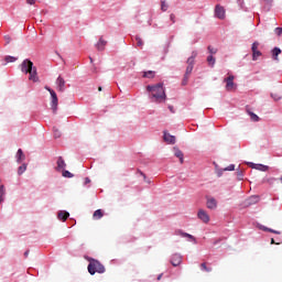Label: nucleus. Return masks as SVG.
<instances>
[{
  "instance_id": "f257e3e1",
  "label": "nucleus",
  "mask_w": 282,
  "mask_h": 282,
  "mask_svg": "<svg viewBox=\"0 0 282 282\" xmlns=\"http://www.w3.org/2000/svg\"><path fill=\"white\" fill-rule=\"evenodd\" d=\"M147 89L151 93L152 102H164V100H166L164 84L160 83L153 86H147Z\"/></svg>"
},
{
  "instance_id": "f03ea898",
  "label": "nucleus",
  "mask_w": 282,
  "mask_h": 282,
  "mask_svg": "<svg viewBox=\"0 0 282 282\" xmlns=\"http://www.w3.org/2000/svg\"><path fill=\"white\" fill-rule=\"evenodd\" d=\"M21 72H23V74H30L29 80H32L33 83H39L36 67H34V63H32V61L24 59L21 64Z\"/></svg>"
},
{
  "instance_id": "7ed1b4c3",
  "label": "nucleus",
  "mask_w": 282,
  "mask_h": 282,
  "mask_svg": "<svg viewBox=\"0 0 282 282\" xmlns=\"http://www.w3.org/2000/svg\"><path fill=\"white\" fill-rule=\"evenodd\" d=\"M196 56H197V53L193 52V55L189 58H187V67H186L185 75L182 80L183 86L188 85V78H191V74H193V67H195Z\"/></svg>"
},
{
  "instance_id": "20e7f679",
  "label": "nucleus",
  "mask_w": 282,
  "mask_h": 282,
  "mask_svg": "<svg viewBox=\"0 0 282 282\" xmlns=\"http://www.w3.org/2000/svg\"><path fill=\"white\" fill-rule=\"evenodd\" d=\"M88 272L91 275L96 274V272L99 274H105V265H102L100 261L91 259L88 264Z\"/></svg>"
},
{
  "instance_id": "39448f33",
  "label": "nucleus",
  "mask_w": 282,
  "mask_h": 282,
  "mask_svg": "<svg viewBox=\"0 0 282 282\" xmlns=\"http://www.w3.org/2000/svg\"><path fill=\"white\" fill-rule=\"evenodd\" d=\"M224 80L226 83L225 88L227 91H235V89H237V84H235V77L232 75H229Z\"/></svg>"
},
{
  "instance_id": "423d86ee",
  "label": "nucleus",
  "mask_w": 282,
  "mask_h": 282,
  "mask_svg": "<svg viewBox=\"0 0 282 282\" xmlns=\"http://www.w3.org/2000/svg\"><path fill=\"white\" fill-rule=\"evenodd\" d=\"M170 263L174 267L177 268V265L182 264V257L180 256V253H175L172 256Z\"/></svg>"
},
{
  "instance_id": "0eeeda50",
  "label": "nucleus",
  "mask_w": 282,
  "mask_h": 282,
  "mask_svg": "<svg viewBox=\"0 0 282 282\" xmlns=\"http://www.w3.org/2000/svg\"><path fill=\"white\" fill-rule=\"evenodd\" d=\"M215 14H216L217 19H225L226 10L224 9V7L217 4L215 8Z\"/></svg>"
},
{
  "instance_id": "6e6552de",
  "label": "nucleus",
  "mask_w": 282,
  "mask_h": 282,
  "mask_svg": "<svg viewBox=\"0 0 282 282\" xmlns=\"http://www.w3.org/2000/svg\"><path fill=\"white\" fill-rule=\"evenodd\" d=\"M197 217L198 219H202L204 224H208V221H210V216H208V213L204 209L198 212Z\"/></svg>"
},
{
  "instance_id": "1a4fd4ad",
  "label": "nucleus",
  "mask_w": 282,
  "mask_h": 282,
  "mask_svg": "<svg viewBox=\"0 0 282 282\" xmlns=\"http://www.w3.org/2000/svg\"><path fill=\"white\" fill-rule=\"evenodd\" d=\"M163 133H164L163 134L164 142H166L167 144H175V140H176L175 135H173L166 131H164Z\"/></svg>"
},
{
  "instance_id": "9d476101",
  "label": "nucleus",
  "mask_w": 282,
  "mask_h": 282,
  "mask_svg": "<svg viewBox=\"0 0 282 282\" xmlns=\"http://www.w3.org/2000/svg\"><path fill=\"white\" fill-rule=\"evenodd\" d=\"M173 153H174L175 158H178L180 163L184 164V152H182V150H180V148L174 147Z\"/></svg>"
},
{
  "instance_id": "9b49d317",
  "label": "nucleus",
  "mask_w": 282,
  "mask_h": 282,
  "mask_svg": "<svg viewBox=\"0 0 282 282\" xmlns=\"http://www.w3.org/2000/svg\"><path fill=\"white\" fill-rule=\"evenodd\" d=\"M248 166H250L251 169H256L257 171H262V172H265L269 169L268 165L254 164V163H248Z\"/></svg>"
},
{
  "instance_id": "f8f14e48",
  "label": "nucleus",
  "mask_w": 282,
  "mask_h": 282,
  "mask_svg": "<svg viewBox=\"0 0 282 282\" xmlns=\"http://www.w3.org/2000/svg\"><path fill=\"white\" fill-rule=\"evenodd\" d=\"M57 90L65 91V79L61 76L56 79Z\"/></svg>"
},
{
  "instance_id": "ddd939ff",
  "label": "nucleus",
  "mask_w": 282,
  "mask_h": 282,
  "mask_svg": "<svg viewBox=\"0 0 282 282\" xmlns=\"http://www.w3.org/2000/svg\"><path fill=\"white\" fill-rule=\"evenodd\" d=\"M106 46H107V41H105V39L100 37L98 43L96 44L98 52L105 51Z\"/></svg>"
},
{
  "instance_id": "4468645a",
  "label": "nucleus",
  "mask_w": 282,
  "mask_h": 282,
  "mask_svg": "<svg viewBox=\"0 0 282 282\" xmlns=\"http://www.w3.org/2000/svg\"><path fill=\"white\" fill-rule=\"evenodd\" d=\"M207 208H209L210 210H215V208H217V199L208 198L207 199Z\"/></svg>"
},
{
  "instance_id": "2eb2a0df",
  "label": "nucleus",
  "mask_w": 282,
  "mask_h": 282,
  "mask_svg": "<svg viewBox=\"0 0 282 282\" xmlns=\"http://www.w3.org/2000/svg\"><path fill=\"white\" fill-rule=\"evenodd\" d=\"M51 109L53 113H56V111H58V98L52 99Z\"/></svg>"
},
{
  "instance_id": "dca6fc26",
  "label": "nucleus",
  "mask_w": 282,
  "mask_h": 282,
  "mask_svg": "<svg viewBox=\"0 0 282 282\" xmlns=\"http://www.w3.org/2000/svg\"><path fill=\"white\" fill-rule=\"evenodd\" d=\"M25 160V154L23 153L22 149H19L17 152V162L20 164V162H23Z\"/></svg>"
},
{
  "instance_id": "f3484780",
  "label": "nucleus",
  "mask_w": 282,
  "mask_h": 282,
  "mask_svg": "<svg viewBox=\"0 0 282 282\" xmlns=\"http://www.w3.org/2000/svg\"><path fill=\"white\" fill-rule=\"evenodd\" d=\"M57 217L61 221H67L69 214L67 212H59Z\"/></svg>"
},
{
  "instance_id": "a211bd4d",
  "label": "nucleus",
  "mask_w": 282,
  "mask_h": 282,
  "mask_svg": "<svg viewBox=\"0 0 282 282\" xmlns=\"http://www.w3.org/2000/svg\"><path fill=\"white\" fill-rule=\"evenodd\" d=\"M67 164H65V160H63V156H59L57 160V170L61 171V169H65Z\"/></svg>"
},
{
  "instance_id": "6ab92c4d",
  "label": "nucleus",
  "mask_w": 282,
  "mask_h": 282,
  "mask_svg": "<svg viewBox=\"0 0 282 282\" xmlns=\"http://www.w3.org/2000/svg\"><path fill=\"white\" fill-rule=\"evenodd\" d=\"M104 215L102 209H97L93 215V219H102Z\"/></svg>"
},
{
  "instance_id": "aec40b11",
  "label": "nucleus",
  "mask_w": 282,
  "mask_h": 282,
  "mask_svg": "<svg viewBox=\"0 0 282 282\" xmlns=\"http://www.w3.org/2000/svg\"><path fill=\"white\" fill-rule=\"evenodd\" d=\"M279 54H281V48L274 47L273 51H272V55H273L274 61H279Z\"/></svg>"
},
{
  "instance_id": "412c9836",
  "label": "nucleus",
  "mask_w": 282,
  "mask_h": 282,
  "mask_svg": "<svg viewBox=\"0 0 282 282\" xmlns=\"http://www.w3.org/2000/svg\"><path fill=\"white\" fill-rule=\"evenodd\" d=\"M143 78H155V72L148 70L143 74Z\"/></svg>"
},
{
  "instance_id": "4be33fe9",
  "label": "nucleus",
  "mask_w": 282,
  "mask_h": 282,
  "mask_svg": "<svg viewBox=\"0 0 282 282\" xmlns=\"http://www.w3.org/2000/svg\"><path fill=\"white\" fill-rule=\"evenodd\" d=\"M236 177H237L238 182L243 181V170H237Z\"/></svg>"
},
{
  "instance_id": "5701e85b",
  "label": "nucleus",
  "mask_w": 282,
  "mask_h": 282,
  "mask_svg": "<svg viewBox=\"0 0 282 282\" xmlns=\"http://www.w3.org/2000/svg\"><path fill=\"white\" fill-rule=\"evenodd\" d=\"M200 270H202V272H213V268H208V267L206 265V262H203V263L200 264Z\"/></svg>"
},
{
  "instance_id": "b1692460",
  "label": "nucleus",
  "mask_w": 282,
  "mask_h": 282,
  "mask_svg": "<svg viewBox=\"0 0 282 282\" xmlns=\"http://www.w3.org/2000/svg\"><path fill=\"white\" fill-rule=\"evenodd\" d=\"M45 89L51 94L52 99L58 98V96L56 95V91H54L52 88L45 86Z\"/></svg>"
},
{
  "instance_id": "393cba45",
  "label": "nucleus",
  "mask_w": 282,
  "mask_h": 282,
  "mask_svg": "<svg viewBox=\"0 0 282 282\" xmlns=\"http://www.w3.org/2000/svg\"><path fill=\"white\" fill-rule=\"evenodd\" d=\"M28 171V165L23 164L18 169V175H23Z\"/></svg>"
},
{
  "instance_id": "a878e982",
  "label": "nucleus",
  "mask_w": 282,
  "mask_h": 282,
  "mask_svg": "<svg viewBox=\"0 0 282 282\" xmlns=\"http://www.w3.org/2000/svg\"><path fill=\"white\" fill-rule=\"evenodd\" d=\"M3 195H6V186H0V204L3 202Z\"/></svg>"
},
{
  "instance_id": "bb28decb",
  "label": "nucleus",
  "mask_w": 282,
  "mask_h": 282,
  "mask_svg": "<svg viewBox=\"0 0 282 282\" xmlns=\"http://www.w3.org/2000/svg\"><path fill=\"white\" fill-rule=\"evenodd\" d=\"M262 230H263L264 232H273V235H281V231H276V230L270 229V228H268V227H263Z\"/></svg>"
},
{
  "instance_id": "cd10ccee",
  "label": "nucleus",
  "mask_w": 282,
  "mask_h": 282,
  "mask_svg": "<svg viewBox=\"0 0 282 282\" xmlns=\"http://www.w3.org/2000/svg\"><path fill=\"white\" fill-rule=\"evenodd\" d=\"M135 41H137L138 47H143L144 42L142 41V37H140V35L135 36Z\"/></svg>"
},
{
  "instance_id": "c85d7f7f",
  "label": "nucleus",
  "mask_w": 282,
  "mask_h": 282,
  "mask_svg": "<svg viewBox=\"0 0 282 282\" xmlns=\"http://www.w3.org/2000/svg\"><path fill=\"white\" fill-rule=\"evenodd\" d=\"M215 58H214V56L213 55H209L208 57H207V63H208V65H210V67H214L215 66Z\"/></svg>"
},
{
  "instance_id": "c756f323",
  "label": "nucleus",
  "mask_w": 282,
  "mask_h": 282,
  "mask_svg": "<svg viewBox=\"0 0 282 282\" xmlns=\"http://www.w3.org/2000/svg\"><path fill=\"white\" fill-rule=\"evenodd\" d=\"M161 10L162 12H166L169 10V4H166V1H161Z\"/></svg>"
},
{
  "instance_id": "7c9ffc66",
  "label": "nucleus",
  "mask_w": 282,
  "mask_h": 282,
  "mask_svg": "<svg viewBox=\"0 0 282 282\" xmlns=\"http://www.w3.org/2000/svg\"><path fill=\"white\" fill-rule=\"evenodd\" d=\"M249 116L253 122H259V116L253 112H249Z\"/></svg>"
},
{
  "instance_id": "2f4dec72",
  "label": "nucleus",
  "mask_w": 282,
  "mask_h": 282,
  "mask_svg": "<svg viewBox=\"0 0 282 282\" xmlns=\"http://www.w3.org/2000/svg\"><path fill=\"white\" fill-rule=\"evenodd\" d=\"M251 51H252V53L259 51V42H253L252 43Z\"/></svg>"
},
{
  "instance_id": "473e14b6",
  "label": "nucleus",
  "mask_w": 282,
  "mask_h": 282,
  "mask_svg": "<svg viewBox=\"0 0 282 282\" xmlns=\"http://www.w3.org/2000/svg\"><path fill=\"white\" fill-rule=\"evenodd\" d=\"M4 61H6V63H14V62H17V57H14V56H7L4 58Z\"/></svg>"
},
{
  "instance_id": "72a5a7b5",
  "label": "nucleus",
  "mask_w": 282,
  "mask_h": 282,
  "mask_svg": "<svg viewBox=\"0 0 282 282\" xmlns=\"http://www.w3.org/2000/svg\"><path fill=\"white\" fill-rule=\"evenodd\" d=\"M62 175H63V177H74V174H72V172H69L67 170L63 171Z\"/></svg>"
},
{
  "instance_id": "f704fd0d",
  "label": "nucleus",
  "mask_w": 282,
  "mask_h": 282,
  "mask_svg": "<svg viewBox=\"0 0 282 282\" xmlns=\"http://www.w3.org/2000/svg\"><path fill=\"white\" fill-rule=\"evenodd\" d=\"M258 56H261L260 51H253V53H252V61H257Z\"/></svg>"
},
{
  "instance_id": "c9c22d12",
  "label": "nucleus",
  "mask_w": 282,
  "mask_h": 282,
  "mask_svg": "<svg viewBox=\"0 0 282 282\" xmlns=\"http://www.w3.org/2000/svg\"><path fill=\"white\" fill-rule=\"evenodd\" d=\"M208 52L209 54H215L217 52V48L213 47V46H208Z\"/></svg>"
},
{
  "instance_id": "e433bc0d",
  "label": "nucleus",
  "mask_w": 282,
  "mask_h": 282,
  "mask_svg": "<svg viewBox=\"0 0 282 282\" xmlns=\"http://www.w3.org/2000/svg\"><path fill=\"white\" fill-rule=\"evenodd\" d=\"M223 171H235V164H230L229 166L225 167Z\"/></svg>"
},
{
  "instance_id": "4c0bfd02",
  "label": "nucleus",
  "mask_w": 282,
  "mask_h": 282,
  "mask_svg": "<svg viewBox=\"0 0 282 282\" xmlns=\"http://www.w3.org/2000/svg\"><path fill=\"white\" fill-rule=\"evenodd\" d=\"M182 237H187L188 239H194L193 235H189L187 232H181Z\"/></svg>"
},
{
  "instance_id": "58836bf2",
  "label": "nucleus",
  "mask_w": 282,
  "mask_h": 282,
  "mask_svg": "<svg viewBox=\"0 0 282 282\" xmlns=\"http://www.w3.org/2000/svg\"><path fill=\"white\" fill-rule=\"evenodd\" d=\"M275 34H276L278 36H281V34H282V28H275Z\"/></svg>"
},
{
  "instance_id": "ea45409f",
  "label": "nucleus",
  "mask_w": 282,
  "mask_h": 282,
  "mask_svg": "<svg viewBox=\"0 0 282 282\" xmlns=\"http://www.w3.org/2000/svg\"><path fill=\"white\" fill-rule=\"evenodd\" d=\"M61 137V131L58 129H54V138H59Z\"/></svg>"
},
{
  "instance_id": "a19ab883",
  "label": "nucleus",
  "mask_w": 282,
  "mask_h": 282,
  "mask_svg": "<svg viewBox=\"0 0 282 282\" xmlns=\"http://www.w3.org/2000/svg\"><path fill=\"white\" fill-rule=\"evenodd\" d=\"M26 3H29V6H34V3H36V0H26Z\"/></svg>"
},
{
  "instance_id": "79ce46f5",
  "label": "nucleus",
  "mask_w": 282,
  "mask_h": 282,
  "mask_svg": "<svg viewBox=\"0 0 282 282\" xmlns=\"http://www.w3.org/2000/svg\"><path fill=\"white\" fill-rule=\"evenodd\" d=\"M170 20L172 21V23H175V14H174V13H172V14L170 15Z\"/></svg>"
},
{
  "instance_id": "37998d69",
  "label": "nucleus",
  "mask_w": 282,
  "mask_h": 282,
  "mask_svg": "<svg viewBox=\"0 0 282 282\" xmlns=\"http://www.w3.org/2000/svg\"><path fill=\"white\" fill-rule=\"evenodd\" d=\"M262 1H263V3H265L267 6H270L273 0H262Z\"/></svg>"
},
{
  "instance_id": "c03bdc74",
  "label": "nucleus",
  "mask_w": 282,
  "mask_h": 282,
  "mask_svg": "<svg viewBox=\"0 0 282 282\" xmlns=\"http://www.w3.org/2000/svg\"><path fill=\"white\" fill-rule=\"evenodd\" d=\"M4 40L7 41V43H10V41H11L10 35H6Z\"/></svg>"
},
{
  "instance_id": "a18cd8bd",
  "label": "nucleus",
  "mask_w": 282,
  "mask_h": 282,
  "mask_svg": "<svg viewBox=\"0 0 282 282\" xmlns=\"http://www.w3.org/2000/svg\"><path fill=\"white\" fill-rule=\"evenodd\" d=\"M169 109H170L171 113H175V109L173 108V106H169Z\"/></svg>"
},
{
  "instance_id": "49530a36",
  "label": "nucleus",
  "mask_w": 282,
  "mask_h": 282,
  "mask_svg": "<svg viewBox=\"0 0 282 282\" xmlns=\"http://www.w3.org/2000/svg\"><path fill=\"white\" fill-rule=\"evenodd\" d=\"M91 182V180H89V177L85 178V184H89Z\"/></svg>"
},
{
  "instance_id": "de8ad7c7",
  "label": "nucleus",
  "mask_w": 282,
  "mask_h": 282,
  "mask_svg": "<svg viewBox=\"0 0 282 282\" xmlns=\"http://www.w3.org/2000/svg\"><path fill=\"white\" fill-rule=\"evenodd\" d=\"M158 281H161L162 280V273L158 275Z\"/></svg>"
},
{
  "instance_id": "09e8293b",
  "label": "nucleus",
  "mask_w": 282,
  "mask_h": 282,
  "mask_svg": "<svg viewBox=\"0 0 282 282\" xmlns=\"http://www.w3.org/2000/svg\"><path fill=\"white\" fill-rule=\"evenodd\" d=\"M29 254H30L29 250L24 252V257H28Z\"/></svg>"
},
{
  "instance_id": "8fccbe9b",
  "label": "nucleus",
  "mask_w": 282,
  "mask_h": 282,
  "mask_svg": "<svg viewBox=\"0 0 282 282\" xmlns=\"http://www.w3.org/2000/svg\"><path fill=\"white\" fill-rule=\"evenodd\" d=\"M274 243H276V242L274 241V238H271V245H274Z\"/></svg>"
},
{
  "instance_id": "3c124183",
  "label": "nucleus",
  "mask_w": 282,
  "mask_h": 282,
  "mask_svg": "<svg viewBox=\"0 0 282 282\" xmlns=\"http://www.w3.org/2000/svg\"><path fill=\"white\" fill-rule=\"evenodd\" d=\"M98 91H102V87L99 86V87H98Z\"/></svg>"
},
{
  "instance_id": "603ef678",
  "label": "nucleus",
  "mask_w": 282,
  "mask_h": 282,
  "mask_svg": "<svg viewBox=\"0 0 282 282\" xmlns=\"http://www.w3.org/2000/svg\"><path fill=\"white\" fill-rule=\"evenodd\" d=\"M90 63H94V58L89 57Z\"/></svg>"
},
{
  "instance_id": "864d4df0",
  "label": "nucleus",
  "mask_w": 282,
  "mask_h": 282,
  "mask_svg": "<svg viewBox=\"0 0 282 282\" xmlns=\"http://www.w3.org/2000/svg\"><path fill=\"white\" fill-rule=\"evenodd\" d=\"M219 241H220V240H217V241H216V242H214V243H219Z\"/></svg>"
},
{
  "instance_id": "5fc2aeb1",
  "label": "nucleus",
  "mask_w": 282,
  "mask_h": 282,
  "mask_svg": "<svg viewBox=\"0 0 282 282\" xmlns=\"http://www.w3.org/2000/svg\"><path fill=\"white\" fill-rule=\"evenodd\" d=\"M141 175H143V177H147L145 174H142V173H141Z\"/></svg>"
},
{
  "instance_id": "6e6d98bb",
  "label": "nucleus",
  "mask_w": 282,
  "mask_h": 282,
  "mask_svg": "<svg viewBox=\"0 0 282 282\" xmlns=\"http://www.w3.org/2000/svg\"><path fill=\"white\" fill-rule=\"evenodd\" d=\"M280 98H274V100H279Z\"/></svg>"
}]
</instances>
